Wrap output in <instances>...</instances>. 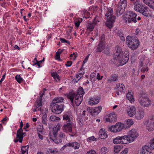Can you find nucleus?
I'll use <instances>...</instances> for the list:
<instances>
[{"instance_id": "39448f33", "label": "nucleus", "mask_w": 154, "mask_h": 154, "mask_svg": "<svg viewBox=\"0 0 154 154\" xmlns=\"http://www.w3.org/2000/svg\"><path fill=\"white\" fill-rule=\"evenodd\" d=\"M139 104L142 106L147 107L152 103L151 100L145 93H142L140 95L138 98Z\"/></svg>"}, {"instance_id": "e433bc0d", "label": "nucleus", "mask_w": 154, "mask_h": 154, "mask_svg": "<svg viewBox=\"0 0 154 154\" xmlns=\"http://www.w3.org/2000/svg\"><path fill=\"white\" fill-rule=\"evenodd\" d=\"M117 80V76L114 75L112 76L108 79V82L109 83H111L112 82H115Z\"/></svg>"}, {"instance_id": "6e6552de", "label": "nucleus", "mask_w": 154, "mask_h": 154, "mask_svg": "<svg viewBox=\"0 0 154 154\" xmlns=\"http://www.w3.org/2000/svg\"><path fill=\"white\" fill-rule=\"evenodd\" d=\"M67 97L72 103H73L74 102L77 106L79 105L82 100V97L75 95L72 93H69L67 95Z\"/></svg>"}, {"instance_id": "37998d69", "label": "nucleus", "mask_w": 154, "mask_h": 154, "mask_svg": "<svg viewBox=\"0 0 154 154\" xmlns=\"http://www.w3.org/2000/svg\"><path fill=\"white\" fill-rule=\"evenodd\" d=\"M15 78L16 81L19 83L22 82L23 80V79L21 77L20 75H16L15 77Z\"/></svg>"}, {"instance_id": "473e14b6", "label": "nucleus", "mask_w": 154, "mask_h": 154, "mask_svg": "<svg viewBox=\"0 0 154 154\" xmlns=\"http://www.w3.org/2000/svg\"><path fill=\"white\" fill-rule=\"evenodd\" d=\"M29 146H23L21 148V154H28V150L29 149Z\"/></svg>"}, {"instance_id": "69168bd1", "label": "nucleus", "mask_w": 154, "mask_h": 154, "mask_svg": "<svg viewBox=\"0 0 154 154\" xmlns=\"http://www.w3.org/2000/svg\"><path fill=\"white\" fill-rule=\"evenodd\" d=\"M103 76H102L100 77V75L99 73L97 74V79H98V80H100L101 79H102V78H103Z\"/></svg>"}, {"instance_id": "8fccbe9b", "label": "nucleus", "mask_w": 154, "mask_h": 154, "mask_svg": "<svg viewBox=\"0 0 154 154\" xmlns=\"http://www.w3.org/2000/svg\"><path fill=\"white\" fill-rule=\"evenodd\" d=\"M96 140V138L94 136H91L89 137L87 139V140L89 142H91L93 141H95Z\"/></svg>"}, {"instance_id": "c03bdc74", "label": "nucleus", "mask_w": 154, "mask_h": 154, "mask_svg": "<svg viewBox=\"0 0 154 154\" xmlns=\"http://www.w3.org/2000/svg\"><path fill=\"white\" fill-rule=\"evenodd\" d=\"M150 146H149L150 149V151H151V149H154V137L153 138L150 140Z\"/></svg>"}, {"instance_id": "f3484780", "label": "nucleus", "mask_w": 154, "mask_h": 154, "mask_svg": "<svg viewBox=\"0 0 154 154\" xmlns=\"http://www.w3.org/2000/svg\"><path fill=\"white\" fill-rule=\"evenodd\" d=\"M63 110V106L62 105H59L55 104L53 106L52 109V111L53 112L57 114L61 113Z\"/></svg>"}, {"instance_id": "9d476101", "label": "nucleus", "mask_w": 154, "mask_h": 154, "mask_svg": "<svg viewBox=\"0 0 154 154\" xmlns=\"http://www.w3.org/2000/svg\"><path fill=\"white\" fill-rule=\"evenodd\" d=\"M125 125L122 123L118 122L114 125L109 126L108 129L113 133H117L120 132L124 128Z\"/></svg>"}, {"instance_id": "79ce46f5", "label": "nucleus", "mask_w": 154, "mask_h": 154, "mask_svg": "<svg viewBox=\"0 0 154 154\" xmlns=\"http://www.w3.org/2000/svg\"><path fill=\"white\" fill-rule=\"evenodd\" d=\"M50 119L52 121H58L60 120V119L59 117L56 116H51L50 117Z\"/></svg>"}, {"instance_id": "603ef678", "label": "nucleus", "mask_w": 154, "mask_h": 154, "mask_svg": "<svg viewBox=\"0 0 154 154\" xmlns=\"http://www.w3.org/2000/svg\"><path fill=\"white\" fill-rule=\"evenodd\" d=\"M119 35L122 41H125V37H124L122 33L121 32H119Z\"/></svg>"}, {"instance_id": "20e7f679", "label": "nucleus", "mask_w": 154, "mask_h": 154, "mask_svg": "<svg viewBox=\"0 0 154 154\" xmlns=\"http://www.w3.org/2000/svg\"><path fill=\"white\" fill-rule=\"evenodd\" d=\"M134 7L136 11H139L145 17H153L151 11L147 7L137 3L134 4Z\"/></svg>"}, {"instance_id": "72a5a7b5", "label": "nucleus", "mask_w": 154, "mask_h": 154, "mask_svg": "<svg viewBox=\"0 0 154 154\" xmlns=\"http://www.w3.org/2000/svg\"><path fill=\"white\" fill-rule=\"evenodd\" d=\"M63 99L61 97H57L55 98L52 101V103L55 104L57 103H62L63 101Z\"/></svg>"}, {"instance_id": "de8ad7c7", "label": "nucleus", "mask_w": 154, "mask_h": 154, "mask_svg": "<svg viewBox=\"0 0 154 154\" xmlns=\"http://www.w3.org/2000/svg\"><path fill=\"white\" fill-rule=\"evenodd\" d=\"M144 60H145V57L144 56H143L141 58L139 63L140 67H141L143 66L144 62V61H143Z\"/></svg>"}, {"instance_id": "4468645a", "label": "nucleus", "mask_w": 154, "mask_h": 154, "mask_svg": "<svg viewBox=\"0 0 154 154\" xmlns=\"http://www.w3.org/2000/svg\"><path fill=\"white\" fill-rule=\"evenodd\" d=\"M67 146L72 147L75 149H78L80 147V144L76 142L67 143L60 149V150H64Z\"/></svg>"}, {"instance_id": "680f3d73", "label": "nucleus", "mask_w": 154, "mask_h": 154, "mask_svg": "<svg viewBox=\"0 0 154 154\" xmlns=\"http://www.w3.org/2000/svg\"><path fill=\"white\" fill-rule=\"evenodd\" d=\"M5 74L3 75L2 76V79L0 80V85H1L2 83V81L4 80L5 78Z\"/></svg>"}, {"instance_id": "dca6fc26", "label": "nucleus", "mask_w": 154, "mask_h": 154, "mask_svg": "<svg viewBox=\"0 0 154 154\" xmlns=\"http://www.w3.org/2000/svg\"><path fill=\"white\" fill-rule=\"evenodd\" d=\"M128 115L130 117L135 116L136 112V108L134 106H129L126 110Z\"/></svg>"}, {"instance_id": "f8f14e48", "label": "nucleus", "mask_w": 154, "mask_h": 154, "mask_svg": "<svg viewBox=\"0 0 154 154\" xmlns=\"http://www.w3.org/2000/svg\"><path fill=\"white\" fill-rule=\"evenodd\" d=\"M125 135L122 136H118L114 138L113 142L115 144L122 143L126 144L128 143Z\"/></svg>"}, {"instance_id": "ddd939ff", "label": "nucleus", "mask_w": 154, "mask_h": 154, "mask_svg": "<svg viewBox=\"0 0 154 154\" xmlns=\"http://www.w3.org/2000/svg\"><path fill=\"white\" fill-rule=\"evenodd\" d=\"M117 116L115 113H111L105 117L104 121L106 122H114L116 121Z\"/></svg>"}, {"instance_id": "13d9d810", "label": "nucleus", "mask_w": 154, "mask_h": 154, "mask_svg": "<svg viewBox=\"0 0 154 154\" xmlns=\"http://www.w3.org/2000/svg\"><path fill=\"white\" fill-rule=\"evenodd\" d=\"M90 55V54H88V55L85 57V59H84V60L83 61V64H85V63L87 62V60H88L89 56Z\"/></svg>"}, {"instance_id": "e2e57ef3", "label": "nucleus", "mask_w": 154, "mask_h": 154, "mask_svg": "<svg viewBox=\"0 0 154 154\" xmlns=\"http://www.w3.org/2000/svg\"><path fill=\"white\" fill-rule=\"evenodd\" d=\"M59 52H57L56 53V59L57 60L59 59L60 57V54L59 53Z\"/></svg>"}, {"instance_id": "4c0bfd02", "label": "nucleus", "mask_w": 154, "mask_h": 154, "mask_svg": "<svg viewBox=\"0 0 154 154\" xmlns=\"http://www.w3.org/2000/svg\"><path fill=\"white\" fill-rule=\"evenodd\" d=\"M121 149V146L119 145H116L114 147V154H117Z\"/></svg>"}, {"instance_id": "9b49d317", "label": "nucleus", "mask_w": 154, "mask_h": 154, "mask_svg": "<svg viewBox=\"0 0 154 154\" xmlns=\"http://www.w3.org/2000/svg\"><path fill=\"white\" fill-rule=\"evenodd\" d=\"M127 6L126 0H120L119 6L116 11V14L118 16H120L123 12Z\"/></svg>"}, {"instance_id": "0eeeda50", "label": "nucleus", "mask_w": 154, "mask_h": 154, "mask_svg": "<svg viewBox=\"0 0 154 154\" xmlns=\"http://www.w3.org/2000/svg\"><path fill=\"white\" fill-rule=\"evenodd\" d=\"M126 136L127 140L128 143L133 142L139 135L138 133L136 130L134 129L130 130Z\"/></svg>"}, {"instance_id": "4d7b16f0", "label": "nucleus", "mask_w": 154, "mask_h": 154, "mask_svg": "<svg viewBox=\"0 0 154 154\" xmlns=\"http://www.w3.org/2000/svg\"><path fill=\"white\" fill-rule=\"evenodd\" d=\"M86 154H97L96 151L94 150H91L90 151H88Z\"/></svg>"}, {"instance_id": "c85d7f7f", "label": "nucleus", "mask_w": 154, "mask_h": 154, "mask_svg": "<svg viewBox=\"0 0 154 154\" xmlns=\"http://www.w3.org/2000/svg\"><path fill=\"white\" fill-rule=\"evenodd\" d=\"M139 45V41L137 39L131 46H129V48H130L132 50H134L137 49Z\"/></svg>"}, {"instance_id": "09e8293b", "label": "nucleus", "mask_w": 154, "mask_h": 154, "mask_svg": "<svg viewBox=\"0 0 154 154\" xmlns=\"http://www.w3.org/2000/svg\"><path fill=\"white\" fill-rule=\"evenodd\" d=\"M70 57L71 59L74 60L77 57V54L76 53H73L72 54L70 55Z\"/></svg>"}, {"instance_id": "bb28decb", "label": "nucleus", "mask_w": 154, "mask_h": 154, "mask_svg": "<svg viewBox=\"0 0 154 154\" xmlns=\"http://www.w3.org/2000/svg\"><path fill=\"white\" fill-rule=\"evenodd\" d=\"M101 109L102 107L101 106H99L93 109L90 112L92 115L96 116L97 115L101 112Z\"/></svg>"}, {"instance_id": "a211bd4d", "label": "nucleus", "mask_w": 154, "mask_h": 154, "mask_svg": "<svg viewBox=\"0 0 154 154\" xmlns=\"http://www.w3.org/2000/svg\"><path fill=\"white\" fill-rule=\"evenodd\" d=\"M72 125L71 122H69L65 124L62 127L63 131L66 132H71Z\"/></svg>"}, {"instance_id": "cd10ccee", "label": "nucleus", "mask_w": 154, "mask_h": 154, "mask_svg": "<svg viewBox=\"0 0 154 154\" xmlns=\"http://www.w3.org/2000/svg\"><path fill=\"white\" fill-rule=\"evenodd\" d=\"M151 152L149 147L146 145L143 147L141 151L140 154H151Z\"/></svg>"}, {"instance_id": "7ed1b4c3", "label": "nucleus", "mask_w": 154, "mask_h": 154, "mask_svg": "<svg viewBox=\"0 0 154 154\" xmlns=\"http://www.w3.org/2000/svg\"><path fill=\"white\" fill-rule=\"evenodd\" d=\"M113 10L110 8H107L105 10V15L107 18L106 24L109 28L113 27V23L115 21L116 17L113 15Z\"/></svg>"}, {"instance_id": "6e6d98bb", "label": "nucleus", "mask_w": 154, "mask_h": 154, "mask_svg": "<svg viewBox=\"0 0 154 154\" xmlns=\"http://www.w3.org/2000/svg\"><path fill=\"white\" fill-rule=\"evenodd\" d=\"M128 151V148H126L124 150L122 151L120 154H127Z\"/></svg>"}, {"instance_id": "c756f323", "label": "nucleus", "mask_w": 154, "mask_h": 154, "mask_svg": "<svg viewBox=\"0 0 154 154\" xmlns=\"http://www.w3.org/2000/svg\"><path fill=\"white\" fill-rule=\"evenodd\" d=\"M23 132L22 128H20L17 131V137L20 138V142L21 143L23 140V137L22 132Z\"/></svg>"}, {"instance_id": "bf43d9fd", "label": "nucleus", "mask_w": 154, "mask_h": 154, "mask_svg": "<svg viewBox=\"0 0 154 154\" xmlns=\"http://www.w3.org/2000/svg\"><path fill=\"white\" fill-rule=\"evenodd\" d=\"M72 64V63L71 61H68L67 62L66 64L65 65L67 67H69L71 66Z\"/></svg>"}, {"instance_id": "864d4df0", "label": "nucleus", "mask_w": 154, "mask_h": 154, "mask_svg": "<svg viewBox=\"0 0 154 154\" xmlns=\"http://www.w3.org/2000/svg\"><path fill=\"white\" fill-rule=\"evenodd\" d=\"M60 40L62 43H67L69 44V41L66 40L65 39L62 38H60Z\"/></svg>"}, {"instance_id": "49530a36", "label": "nucleus", "mask_w": 154, "mask_h": 154, "mask_svg": "<svg viewBox=\"0 0 154 154\" xmlns=\"http://www.w3.org/2000/svg\"><path fill=\"white\" fill-rule=\"evenodd\" d=\"M50 152L53 154H58L59 151L57 149L54 148L50 150Z\"/></svg>"}, {"instance_id": "4be33fe9", "label": "nucleus", "mask_w": 154, "mask_h": 154, "mask_svg": "<svg viewBox=\"0 0 154 154\" xmlns=\"http://www.w3.org/2000/svg\"><path fill=\"white\" fill-rule=\"evenodd\" d=\"M100 100V98L98 97H91L89 100V104L91 105L97 104L99 102Z\"/></svg>"}, {"instance_id": "b1692460", "label": "nucleus", "mask_w": 154, "mask_h": 154, "mask_svg": "<svg viewBox=\"0 0 154 154\" xmlns=\"http://www.w3.org/2000/svg\"><path fill=\"white\" fill-rule=\"evenodd\" d=\"M105 47V45L104 42H101L97 47L96 50V52H101L104 49Z\"/></svg>"}, {"instance_id": "ea45409f", "label": "nucleus", "mask_w": 154, "mask_h": 154, "mask_svg": "<svg viewBox=\"0 0 154 154\" xmlns=\"http://www.w3.org/2000/svg\"><path fill=\"white\" fill-rule=\"evenodd\" d=\"M82 19L81 18L76 19L75 20V25L77 27H78L81 23L82 21Z\"/></svg>"}, {"instance_id": "aec40b11", "label": "nucleus", "mask_w": 154, "mask_h": 154, "mask_svg": "<svg viewBox=\"0 0 154 154\" xmlns=\"http://www.w3.org/2000/svg\"><path fill=\"white\" fill-rule=\"evenodd\" d=\"M99 22V20H98L97 17H95L92 23H87L86 25L87 29L90 31H92L94 29V26L97 24V22Z\"/></svg>"}, {"instance_id": "a878e982", "label": "nucleus", "mask_w": 154, "mask_h": 154, "mask_svg": "<svg viewBox=\"0 0 154 154\" xmlns=\"http://www.w3.org/2000/svg\"><path fill=\"white\" fill-rule=\"evenodd\" d=\"M115 88L117 91L121 92L124 93L125 91V88L123 84H117Z\"/></svg>"}, {"instance_id": "2eb2a0df", "label": "nucleus", "mask_w": 154, "mask_h": 154, "mask_svg": "<svg viewBox=\"0 0 154 154\" xmlns=\"http://www.w3.org/2000/svg\"><path fill=\"white\" fill-rule=\"evenodd\" d=\"M145 123V124L146 125V128L149 131H151L154 130V116L151 118L148 122H147V124H146Z\"/></svg>"}, {"instance_id": "1a4fd4ad", "label": "nucleus", "mask_w": 154, "mask_h": 154, "mask_svg": "<svg viewBox=\"0 0 154 154\" xmlns=\"http://www.w3.org/2000/svg\"><path fill=\"white\" fill-rule=\"evenodd\" d=\"M137 16L135 13L130 11L127 12L126 14L124 15L123 18L126 23H129L132 21L136 23L137 22L136 19Z\"/></svg>"}, {"instance_id": "423d86ee", "label": "nucleus", "mask_w": 154, "mask_h": 154, "mask_svg": "<svg viewBox=\"0 0 154 154\" xmlns=\"http://www.w3.org/2000/svg\"><path fill=\"white\" fill-rule=\"evenodd\" d=\"M60 124H57L53 128L52 133L49 135L50 138L56 143H59L62 142V140L61 139H56L55 138L57 135L58 131L60 130Z\"/></svg>"}, {"instance_id": "338daca9", "label": "nucleus", "mask_w": 154, "mask_h": 154, "mask_svg": "<svg viewBox=\"0 0 154 154\" xmlns=\"http://www.w3.org/2000/svg\"><path fill=\"white\" fill-rule=\"evenodd\" d=\"M96 75V74L94 73H91V78L93 79L95 76Z\"/></svg>"}, {"instance_id": "f03ea898", "label": "nucleus", "mask_w": 154, "mask_h": 154, "mask_svg": "<svg viewBox=\"0 0 154 154\" xmlns=\"http://www.w3.org/2000/svg\"><path fill=\"white\" fill-rule=\"evenodd\" d=\"M44 92L43 93L40 95V97L35 103L34 108H32V110L34 112L37 111H40L41 113L42 114V122L44 124H45L47 117L46 114L48 112V109L47 108H45L44 110V112H43V111L41 110V106H42V97L44 94Z\"/></svg>"}, {"instance_id": "7c9ffc66", "label": "nucleus", "mask_w": 154, "mask_h": 154, "mask_svg": "<svg viewBox=\"0 0 154 154\" xmlns=\"http://www.w3.org/2000/svg\"><path fill=\"white\" fill-rule=\"evenodd\" d=\"M126 98L128 99L131 103H133L134 102V98L133 96L130 92H128L127 93Z\"/></svg>"}, {"instance_id": "052dcab7", "label": "nucleus", "mask_w": 154, "mask_h": 154, "mask_svg": "<svg viewBox=\"0 0 154 154\" xmlns=\"http://www.w3.org/2000/svg\"><path fill=\"white\" fill-rule=\"evenodd\" d=\"M105 36L104 35H102L100 38V42H104L103 41L105 40Z\"/></svg>"}, {"instance_id": "f704fd0d", "label": "nucleus", "mask_w": 154, "mask_h": 154, "mask_svg": "<svg viewBox=\"0 0 154 154\" xmlns=\"http://www.w3.org/2000/svg\"><path fill=\"white\" fill-rule=\"evenodd\" d=\"M77 93L75 95H78L82 97H83V95L85 94L83 89L81 87L79 88Z\"/></svg>"}, {"instance_id": "5701e85b", "label": "nucleus", "mask_w": 154, "mask_h": 154, "mask_svg": "<svg viewBox=\"0 0 154 154\" xmlns=\"http://www.w3.org/2000/svg\"><path fill=\"white\" fill-rule=\"evenodd\" d=\"M64 120L70 122L72 119V116L70 112H66L64 113L63 116Z\"/></svg>"}, {"instance_id": "f257e3e1", "label": "nucleus", "mask_w": 154, "mask_h": 154, "mask_svg": "<svg viewBox=\"0 0 154 154\" xmlns=\"http://www.w3.org/2000/svg\"><path fill=\"white\" fill-rule=\"evenodd\" d=\"M114 58L118 61L119 65L122 66L126 64L129 60V53L128 50H126L124 53L122 51L121 48L116 46L115 48Z\"/></svg>"}, {"instance_id": "6ab92c4d", "label": "nucleus", "mask_w": 154, "mask_h": 154, "mask_svg": "<svg viewBox=\"0 0 154 154\" xmlns=\"http://www.w3.org/2000/svg\"><path fill=\"white\" fill-rule=\"evenodd\" d=\"M145 116V112L143 110H138L135 115V117L137 120H140L143 118Z\"/></svg>"}, {"instance_id": "2f4dec72", "label": "nucleus", "mask_w": 154, "mask_h": 154, "mask_svg": "<svg viewBox=\"0 0 154 154\" xmlns=\"http://www.w3.org/2000/svg\"><path fill=\"white\" fill-rule=\"evenodd\" d=\"M84 73V72L83 71H82V72L77 73L76 75V77L75 79L73 80L74 82H77L82 77Z\"/></svg>"}, {"instance_id": "3c124183", "label": "nucleus", "mask_w": 154, "mask_h": 154, "mask_svg": "<svg viewBox=\"0 0 154 154\" xmlns=\"http://www.w3.org/2000/svg\"><path fill=\"white\" fill-rule=\"evenodd\" d=\"M148 70V68L146 66H144L141 69V72H147Z\"/></svg>"}, {"instance_id": "0e129e2a", "label": "nucleus", "mask_w": 154, "mask_h": 154, "mask_svg": "<svg viewBox=\"0 0 154 154\" xmlns=\"http://www.w3.org/2000/svg\"><path fill=\"white\" fill-rule=\"evenodd\" d=\"M65 136L64 133L62 132H61L59 134L60 137L61 138H64L65 137Z\"/></svg>"}, {"instance_id": "5fc2aeb1", "label": "nucleus", "mask_w": 154, "mask_h": 154, "mask_svg": "<svg viewBox=\"0 0 154 154\" xmlns=\"http://www.w3.org/2000/svg\"><path fill=\"white\" fill-rule=\"evenodd\" d=\"M84 16L86 19L89 18L90 16V13L88 12H85L84 13Z\"/></svg>"}, {"instance_id": "393cba45", "label": "nucleus", "mask_w": 154, "mask_h": 154, "mask_svg": "<svg viewBox=\"0 0 154 154\" xmlns=\"http://www.w3.org/2000/svg\"><path fill=\"white\" fill-rule=\"evenodd\" d=\"M99 137L101 139H105L107 137V135L106 133V131L103 128L101 129L99 131Z\"/></svg>"}, {"instance_id": "c9c22d12", "label": "nucleus", "mask_w": 154, "mask_h": 154, "mask_svg": "<svg viewBox=\"0 0 154 154\" xmlns=\"http://www.w3.org/2000/svg\"><path fill=\"white\" fill-rule=\"evenodd\" d=\"M143 1L145 4L148 5L150 8L154 9V6L151 5V2H152V0H143Z\"/></svg>"}, {"instance_id": "774afa93", "label": "nucleus", "mask_w": 154, "mask_h": 154, "mask_svg": "<svg viewBox=\"0 0 154 154\" xmlns=\"http://www.w3.org/2000/svg\"><path fill=\"white\" fill-rule=\"evenodd\" d=\"M29 125L28 123H27L25 126L24 127V128L25 129H26L29 128Z\"/></svg>"}, {"instance_id": "412c9836", "label": "nucleus", "mask_w": 154, "mask_h": 154, "mask_svg": "<svg viewBox=\"0 0 154 154\" xmlns=\"http://www.w3.org/2000/svg\"><path fill=\"white\" fill-rule=\"evenodd\" d=\"M137 38L134 36H127L126 37V43L129 47V46H131Z\"/></svg>"}, {"instance_id": "a19ab883", "label": "nucleus", "mask_w": 154, "mask_h": 154, "mask_svg": "<svg viewBox=\"0 0 154 154\" xmlns=\"http://www.w3.org/2000/svg\"><path fill=\"white\" fill-rule=\"evenodd\" d=\"M109 152L107 148L105 146H103L100 149V153L101 154H106Z\"/></svg>"}, {"instance_id": "a18cd8bd", "label": "nucleus", "mask_w": 154, "mask_h": 154, "mask_svg": "<svg viewBox=\"0 0 154 154\" xmlns=\"http://www.w3.org/2000/svg\"><path fill=\"white\" fill-rule=\"evenodd\" d=\"M125 123L128 125V126H130L133 124V121L132 119H128L125 121Z\"/></svg>"}, {"instance_id": "58836bf2", "label": "nucleus", "mask_w": 154, "mask_h": 154, "mask_svg": "<svg viewBox=\"0 0 154 154\" xmlns=\"http://www.w3.org/2000/svg\"><path fill=\"white\" fill-rule=\"evenodd\" d=\"M51 75L56 81L58 82L60 80L59 76L57 73L53 72L51 73Z\"/></svg>"}]
</instances>
